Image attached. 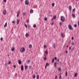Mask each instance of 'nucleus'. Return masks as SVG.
<instances>
[{"mask_svg":"<svg viewBox=\"0 0 79 79\" xmlns=\"http://www.w3.org/2000/svg\"><path fill=\"white\" fill-rule=\"evenodd\" d=\"M60 20L62 22H64L65 21V19L64 16H62L60 17Z\"/></svg>","mask_w":79,"mask_h":79,"instance_id":"nucleus-1","label":"nucleus"},{"mask_svg":"<svg viewBox=\"0 0 79 79\" xmlns=\"http://www.w3.org/2000/svg\"><path fill=\"white\" fill-rule=\"evenodd\" d=\"M20 51L22 53H23V52L25 51V48H22Z\"/></svg>","mask_w":79,"mask_h":79,"instance_id":"nucleus-2","label":"nucleus"},{"mask_svg":"<svg viewBox=\"0 0 79 79\" xmlns=\"http://www.w3.org/2000/svg\"><path fill=\"white\" fill-rule=\"evenodd\" d=\"M25 3L26 5H29V1H28V0H26L25 2Z\"/></svg>","mask_w":79,"mask_h":79,"instance_id":"nucleus-3","label":"nucleus"},{"mask_svg":"<svg viewBox=\"0 0 79 79\" xmlns=\"http://www.w3.org/2000/svg\"><path fill=\"white\" fill-rule=\"evenodd\" d=\"M69 30H73V28L72 27V26L71 25H69Z\"/></svg>","mask_w":79,"mask_h":79,"instance_id":"nucleus-4","label":"nucleus"},{"mask_svg":"<svg viewBox=\"0 0 79 79\" xmlns=\"http://www.w3.org/2000/svg\"><path fill=\"white\" fill-rule=\"evenodd\" d=\"M6 14V10H4L3 11V14L4 15H5Z\"/></svg>","mask_w":79,"mask_h":79,"instance_id":"nucleus-5","label":"nucleus"},{"mask_svg":"<svg viewBox=\"0 0 79 79\" xmlns=\"http://www.w3.org/2000/svg\"><path fill=\"white\" fill-rule=\"evenodd\" d=\"M19 20L17 19V25L19 24Z\"/></svg>","mask_w":79,"mask_h":79,"instance_id":"nucleus-6","label":"nucleus"},{"mask_svg":"<svg viewBox=\"0 0 79 79\" xmlns=\"http://www.w3.org/2000/svg\"><path fill=\"white\" fill-rule=\"evenodd\" d=\"M21 71H23V70H24V68H23V65H22L21 66Z\"/></svg>","mask_w":79,"mask_h":79,"instance_id":"nucleus-7","label":"nucleus"},{"mask_svg":"<svg viewBox=\"0 0 79 79\" xmlns=\"http://www.w3.org/2000/svg\"><path fill=\"white\" fill-rule=\"evenodd\" d=\"M55 46H56L55 44L54 43L52 45V47L54 48H55Z\"/></svg>","mask_w":79,"mask_h":79,"instance_id":"nucleus-8","label":"nucleus"},{"mask_svg":"<svg viewBox=\"0 0 79 79\" xmlns=\"http://www.w3.org/2000/svg\"><path fill=\"white\" fill-rule=\"evenodd\" d=\"M28 47H29V48H32V45L30 44L29 45Z\"/></svg>","mask_w":79,"mask_h":79,"instance_id":"nucleus-9","label":"nucleus"},{"mask_svg":"<svg viewBox=\"0 0 79 79\" xmlns=\"http://www.w3.org/2000/svg\"><path fill=\"white\" fill-rule=\"evenodd\" d=\"M4 27H7V23H6L4 25Z\"/></svg>","mask_w":79,"mask_h":79,"instance_id":"nucleus-10","label":"nucleus"},{"mask_svg":"<svg viewBox=\"0 0 79 79\" xmlns=\"http://www.w3.org/2000/svg\"><path fill=\"white\" fill-rule=\"evenodd\" d=\"M18 63L19 64H21V60H19Z\"/></svg>","mask_w":79,"mask_h":79,"instance_id":"nucleus-11","label":"nucleus"},{"mask_svg":"<svg viewBox=\"0 0 79 79\" xmlns=\"http://www.w3.org/2000/svg\"><path fill=\"white\" fill-rule=\"evenodd\" d=\"M69 10H71V9H72V7L71 6H69Z\"/></svg>","mask_w":79,"mask_h":79,"instance_id":"nucleus-12","label":"nucleus"},{"mask_svg":"<svg viewBox=\"0 0 79 79\" xmlns=\"http://www.w3.org/2000/svg\"><path fill=\"white\" fill-rule=\"evenodd\" d=\"M61 37L63 38L64 37V34L63 33H61Z\"/></svg>","mask_w":79,"mask_h":79,"instance_id":"nucleus-13","label":"nucleus"},{"mask_svg":"<svg viewBox=\"0 0 79 79\" xmlns=\"http://www.w3.org/2000/svg\"><path fill=\"white\" fill-rule=\"evenodd\" d=\"M11 50L12 51H14V50H15V48H14V47H13L11 49Z\"/></svg>","mask_w":79,"mask_h":79,"instance_id":"nucleus-14","label":"nucleus"},{"mask_svg":"<svg viewBox=\"0 0 79 79\" xmlns=\"http://www.w3.org/2000/svg\"><path fill=\"white\" fill-rule=\"evenodd\" d=\"M25 70H27V65L25 66Z\"/></svg>","mask_w":79,"mask_h":79,"instance_id":"nucleus-15","label":"nucleus"},{"mask_svg":"<svg viewBox=\"0 0 79 79\" xmlns=\"http://www.w3.org/2000/svg\"><path fill=\"white\" fill-rule=\"evenodd\" d=\"M72 17H73V18H75V15H74V14H72Z\"/></svg>","mask_w":79,"mask_h":79,"instance_id":"nucleus-16","label":"nucleus"},{"mask_svg":"<svg viewBox=\"0 0 79 79\" xmlns=\"http://www.w3.org/2000/svg\"><path fill=\"white\" fill-rule=\"evenodd\" d=\"M32 77L33 79H35V75H33L32 76Z\"/></svg>","mask_w":79,"mask_h":79,"instance_id":"nucleus-17","label":"nucleus"},{"mask_svg":"<svg viewBox=\"0 0 79 79\" xmlns=\"http://www.w3.org/2000/svg\"><path fill=\"white\" fill-rule=\"evenodd\" d=\"M26 37H28L29 36V34L28 33H26L25 35Z\"/></svg>","mask_w":79,"mask_h":79,"instance_id":"nucleus-18","label":"nucleus"},{"mask_svg":"<svg viewBox=\"0 0 79 79\" xmlns=\"http://www.w3.org/2000/svg\"><path fill=\"white\" fill-rule=\"evenodd\" d=\"M45 54H46V55H47V54H48V51H45Z\"/></svg>","mask_w":79,"mask_h":79,"instance_id":"nucleus-19","label":"nucleus"},{"mask_svg":"<svg viewBox=\"0 0 79 79\" xmlns=\"http://www.w3.org/2000/svg\"><path fill=\"white\" fill-rule=\"evenodd\" d=\"M68 76V72H67V71H66L65 72V76L67 77Z\"/></svg>","mask_w":79,"mask_h":79,"instance_id":"nucleus-20","label":"nucleus"},{"mask_svg":"<svg viewBox=\"0 0 79 79\" xmlns=\"http://www.w3.org/2000/svg\"><path fill=\"white\" fill-rule=\"evenodd\" d=\"M54 61H55V60H54V58H53L52 60V63H54Z\"/></svg>","mask_w":79,"mask_h":79,"instance_id":"nucleus-21","label":"nucleus"},{"mask_svg":"<svg viewBox=\"0 0 79 79\" xmlns=\"http://www.w3.org/2000/svg\"><path fill=\"white\" fill-rule=\"evenodd\" d=\"M61 73H60L59 74V79H60V78H61Z\"/></svg>","mask_w":79,"mask_h":79,"instance_id":"nucleus-22","label":"nucleus"},{"mask_svg":"<svg viewBox=\"0 0 79 79\" xmlns=\"http://www.w3.org/2000/svg\"><path fill=\"white\" fill-rule=\"evenodd\" d=\"M33 13V10H30V13Z\"/></svg>","mask_w":79,"mask_h":79,"instance_id":"nucleus-23","label":"nucleus"},{"mask_svg":"<svg viewBox=\"0 0 79 79\" xmlns=\"http://www.w3.org/2000/svg\"><path fill=\"white\" fill-rule=\"evenodd\" d=\"M76 9L74 8L73 10V13H75V10Z\"/></svg>","mask_w":79,"mask_h":79,"instance_id":"nucleus-24","label":"nucleus"},{"mask_svg":"<svg viewBox=\"0 0 79 79\" xmlns=\"http://www.w3.org/2000/svg\"><path fill=\"white\" fill-rule=\"evenodd\" d=\"M36 79H39V76L38 75H37Z\"/></svg>","mask_w":79,"mask_h":79,"instance_id":"nucleus-25","label":"nucleus"},{"mask_svg":"<svg viewBox=\"0 0 79 79\" xmlns=\"http://www.w3.org/2000/svg\"><path fill=\"white\" fill-rule=\"evenodd\" d=\"M77 73H76L74 74V77H76L77 76Z\"/></svg>","mask_w":79,"mask_h":79,"instance_id":"nucleus-26","label":"nucleus"},{"mask_svg":"<svg viewBox=\"0 0 79 79\" xmlns=\"http://www.w3.org/2000/svg\"><path fill=\"white\" fill-rule=\"evenodd\" d=\"M56 16H54L53 17V18L54 19H56Z\"/></svg>","mask_w":79,"mask_h":79,"instance_id":"nucleus-27","label":"nucleus"},{"mask_svg":"<svg viewBox=\"0 0 79 79\" xmlns=\"http://www.w3.org/2000/svg\"><path fill=\"white\" fill-rule=\"evenodd\" d=\"M55 5V3H52V6H54Z\"/></svg>","mask_w":79,"mask_h":79,"instance_id":"nucleus-28","label":"nucleus"},{"mask_svg":"<svg viewBox=\"0 0 79 79\" xmlns=\"http://www.w3.org/2000/svg\"><path fill=\"white\" fill-rule=\"evenodd\" d=\"M19 15V12H18V13H17V17H18V15Z\"/></svg>","mask_w":79,"mask_h":79,"instance_id":"nucleus-29","label":"nucleus"},{"mask_svg":"<svg viewBox=\"0 0 79 79\" xmlns=\"http://www.w3.org/2000/svg\"><path fill=\"white\" fill-rule=\"evenodd\" d=\"M0 40H1V41H3V38L2 37H1V39H0Z\"/></svg>","mask_w":79,"mask_h":79,"instance_id":"nucleus-30","label":"nucleus"},{"mask_svg":"<svg viewBox=\"0 0 79 79\" xmlns=\"http://www.w3.org/2000/svg\"><path fill=\"white\" fill-rule=\"evenodd\" d=\"M58 70L59 71H61V68H58Z\"/></svg>","mask_w":79,"mask_h":79,"instance_id":"nucleus-31","label":"nucleus"},{"mask_svg":"<svg viewBox=\"0 0 79 79\" xmlns=\"http://www.w3.org/2000/svg\"><path fill=\"white\" fill-rule=\"evenodd\" d=\"M44 21H47V18H45L44 19Z\"/></svg>","mask_w":79,"mask_h":79,"instance_id":"nucleus-32","label":"nucleus"},{"mask_svg":"<svg viewBox=\"0 0 79 79\" xmlns=\"http://www.w3.org/2000/svg\"><path fill=\"white\" fill-rule=\"evenodd\" d=\"M45 65L46 66H49V64H48V63H46Z\"/></svg>","mask_w":79,"mask_h":79,"instance_id":"nucleus-33","label":"nucleus"},{"mask_svg":"<svg viewBox=\"0 0 79 79\" xmlns=\"http://www.w3.org/2000/svg\"><path fill=\"white\" fill-rule=\"evenodd\" d=\"M56 64V62L54 63V66H55Z\"/></svg>","mask_w":79,"mask_h":79,"instance_id":"nucleus-34","label":"nucleus"},{"mask_svg":"<svg viewBox=\"0 0 79 79\" xmlns=\"http://www.w3.org/2000/svg\"><path fill=\"white\" fill-rule=\"evenodd\" d=\"M74 48H72L71 49V51H73V50H74Z\"/></svg>","mask_w":79,"mask_h":79,"instance_id":"nucleus-35","label":"nucleus"},{"mask_svg":"<svg viewBox=\"0 0 79 79\" xmlns=\"http://www.w3.org/2000/svg\"><path fill=\"white\" fill-rule=\"evenodd\" d=\"M33 27H34V28L35 27H36V25H35V24L33 26Z\"/></svg>","mask_w":79,"mask_h":79,"instance_id":"nucleus-36","label":"nucleus"},{"mask_svg":"<svg viewBox=\"0 0 79 79\" xmlns=\"http://www.w3.org/2000/svg\"><path fill=\"white\" fill-rule=\"evenodd\" d=\"M74 27H77V25L76 24H74Z\"/></svg>","mask_w":79,"mask_h":79,"instance_id":"nucleus-37","label":"nucleus"},{"mask_svg":"<svg viewBox=\"0 0 79 79\" xmlns=\"http://www.w3.org/2000/svg\"><path fill=\"white\" fill-rule=\"evenodd\" d=\"M72 45H74V42H72Z\"/></svg>","mask_w":79,"mask_h":79,"instance_id":"nucleus-38","label":"nucleus"},{"mask_svg":"<svg viewBox=\"0 0 79 79\" xmlns=\"http://www.w3.org/2000/svg\"><path fill=\"white\" fill-rule=\"evenodd\" d=\"M61 24H62L61 22H60L59 23V24L60 26H61Z\"/></svg>","mask_w":79,"mask_h":79,"instance_id":"nucleus-39","label":"nucleus"},{"mask_svg":"<svg viewBox=\"0 0 79 79\" xmlns=\"http://www.w3.org/2000/svg\"><path fill=\"white\" fill-rule=\"evenodd\" d=\"M23 15L24 16H25V15H26V13H23Z\"/></svg>","mask_w":79,"mask_h":79,"instance_id":"nucleus-40","label":"nucleus"},{"mask_svg":"<svg viewBox=\"0 0 79 79\" xmlns=\"http://www.w3.org/2000/svg\"><path fill=\"white\" fill-rule=\"evenodd\" d=\"M26 22L27 23H29V20L27 19L26 20Z\"/></svg>","mask_w":79,"mask_h":79,"instance_id":"nucleus-41","label":"nucleus"},{"mask_svg":"<svg viewBox=\"0 0 79 79\" xmlns=\"http://www.w3.org/2000/svg\"><path fill=\"white\" fill-rule=\"evenodd\" d=\"M57 59V58H56V57H54V60H56V59Z\"/></svg>","mask_w":79,"mask_h":79,"instance_id":"nucleus-42","label":"nucleus"},{"mask_svg":"<svg viewBox=\"0 0 79 79\" xmlns=\"http://www.w3.org/2000/svg\"><path fill=\"white\" fill-rule=\"evenodd\" d=\"M44 48H46V45H45L44 46Z\"/></svg>","mask_w":79,"mask_h":79,"instance_id":"nucleus-43","label":"nucleus"},{"mask_svg":"<svg viewBox=\"0 0 79 79\" xmlns=\"http://www.w3.org/2000/svg\"><path fill=\"white\" fill-rule=\"evenodd\" d=\"M53 24H54V22H52V23H51V25L52 26H53Z\"/></svg>","mask_w":79,"mask_h":79,"instance_id":"nucleus-44","label":"nucleus"},{"mask_svg":"<svg viewBox=\"0 0 79 79\" xmlns=\"http://www.w3.org/2000/svg\"><path fill=\"white\" fill-rule=\"evenodd\" d=\"M57 76H56L55 77V79H57Z\"/></svg>","mask_w":79,"mask_h":79,"instance_id":"nucleus-45","label":"nucleus"},{"mask_svg":"<svg viewBox=\"0 0 79 79\" xmlns=\"http://www.w3.org/2000/svg\"><path fill=\"white\" fill-rule=\"evenodd\" d=\"M30 61H31V60H28L27 61V63H30Z\"/></svg>","mask_w":79,"mask_h":79,"instance_id":"nucleus-46","label":"nucleus"},{"mask_svg":"<svg viewBox=\"0 0 79 79\" xmlns=\"http://www.w3.org/2000/svg\"><path fill=\"white\" fill-rule=\"evenodd\" d=\"M44 60H47V58L46 57L44 58Z\"/></svg>","mask_w":79,"mask_h":79,"instance_id":"nucleus-47","label":"nucleus"},{"mask_svg":"<svg viewBox=\"0 0 79 79\" xmlns=\"http://www.w3.org/2000/svg\"><path fill=\"white\" fill-rule=\"evenodd\" d=\"M24 26H25L26 28H27V25H26V24H25Z\"/></svg>","mask_w":79,"mask_h":79,"instance_id":"nucleus-48","label":"nucleus"},{"mask_svg":"<svg viewBox=\"0 0 79 79\" xmlns=\"http://www.w3.org/2000/svg\"><path fill=\"white\" fill-rule=\"evenodd\" d=\"M3 2H6V0H3Z\"/></svg>","mask_w":79,"mask_h":79,"instance_id":"nucleus-49","label":"nucleus"},{"mask_svg":"<svg viewBox=\"0 0 79 79\" xmlns=\"http://www.w3.org/2000/svg\"><path fill=\"white\" fill-rule=\"evenodd\" d=\"M11 64V62L10 61H9L8 62V64Z\"/></svg>","mask_w":79,"mask_h":79,"instance_id":"nucleus-50","label":"nucleus"},{"mask_svg":"<svg viewBox=\"0 0 79 79\" xmlns=\"http://www.w3.org/2000/svg\"><path fill=\"white\" fill-rule=\"evenodd\" d=\"M29 69H31V66H29Z\"/></svg>","mask_w":79,"mask_h":79,"instance_id":"nucleus-51","label":"nucleus"},{"mask_svg":"<svg viewBox=\"0 0 79 79\" xmlns=\"http://www.w3.org/2000/svg\"><path fill=\"white\" fill-rule=\"evenodd\" d=\"M72 40H73L74 39V37H72L71 38Z\"/></svg>","mask_w":79,"mask_h":79,"instance_id":"nucleus-52","label":"nucleus"},{"mask_svg":"<svg viewBox=\"0 0 79 79\" xmlns=\"http://www.w3.org/2000/svg\"><path fill=\"white\" fill-rule=\"evenodd\" d=\"M13 67H14V68H16V65H14V66H13Z\"/></svg>","mask_w":79,"mask_h":79,"instance_id":"nucleus-53","label":"nucleus"},{"mask_svg":"<svg viewBox=\"0 0 79 79\" xmlns=\"http://www.w3.org/2000/svg\"><path fill=\"white\" fill-rule=\"evenodd\" d=\"M28 27L29 28H30V27H31V26H30V25H29Z\"/></svg>","mask_w":79,"mask_h":79,"instance_id":"nucleus-54","label":"nucleus"},{"mask_svg":"<svg viewBox=\"0 0 79 79\" xmlns=\"http://www.w3.org/2000/svg\"><path fill=\"white\" fill-rule=\"evenodd\" d=\"M15 76L16 77V76H17V73H16L15 74Z\"/></svg>","mask_w":79,"mask_h":79,"instance_id":"nucleus-55","label":"nucleus"},{"mask_svg":"<svg viewBox=\"0 0 79 79\" xmlns=\"http://www.w3.org/2000/svg\"><path fill=\"white\" fill-rule=\"evenodd\" d=\"M44 56H45V57H46V55H45V54H44Z\"/></svg>","mask_w":79,"mask_h":79,"instance_id":"nucleus-56","label":"nucleus"},{"mask_svg":"<svg viewBox=\"0 0 79 79\" xmlns=\"http://www.w3.org/2000/svg\"><path fill=\"white\" fill-rule=\"evenodd\" d=\"M12 23H15V21H13L12 22Z\"/></svg>","mask_w":79,"mask_h":79,"instance_id":"nucleus-57","label":"nucleus"},{"mask_svg":"<svg viewBox=\"0 0 79 79\" xmlns=\"http://www.w3.org/2000/svg\"><path fill=\"white\" fill-rule=\"evenodd\" d=\"M65 53H68V51H65Z\"/></svg>","mask_w":79,"mask_h":79,"instance_id":"nucleus-58","label":"nucleus"},{"mask_svg":"<svg viewBox=\"0 0 79 79\" xmlns=\"http://www.w3.org/2000/svg\"><path fill=\"white\" fill-rule=\"evenodd\" d=\"M69 50H71V47H69Z\"/></svg>","mask_w":79,"mask_h":79,"instance_id":"nucleus-59","label":"nucleus"},{"mask_svg":"<svg viewBox=\"0 0 79 79\" xmlns=\"http://www.w3.org/2000/svg\"><path fill=\"white\" fill-rule=\"evenodd\" d=\"M46 68H47V65H45V69H46Z\"/></svg>","mask_w":79,"mask_h":79,"instance_id":"nucleus-60","label":"nucleus"},{"mask_svg":"<svg viewBox=\"0 0 79 79\" xmlns=\"http://www.w3.org/2000/svg\"><path fill=\"white\" fill-rule=\"evenodd\" d=\"M50 16H51V17H52V15H50Z\"/></svg>","mask_w":79,"mask_h":79,"instance_id":"nucleus-61","label":"nucleus"},{"mask_svg":"<svg viewBox=\"0 0 79 79\" xmlns=\"http://www.w3.org/2000/svg\"><path fill=\"white\" fill-rule=\"evenodd\" d=\"M78 25L79 26V21H78Z\"/></svg>","mask_w":79,"mask_h":79,"instance_id":"nucleus-62","label":"nucleus"},{"mask_svg":"<svg viewBox=\"0 0 79 79\" xmlns=\"http://www.w3.org/2000/svg\"><path fill=\"white\" fill-rule=\"evenodd\" d=\"M59 59H58V60H57V61H59Z\"/></svg>","mask_w":79,"mask_h":79,"instance_id":"nucleus-63","label":"nucleus"},{"mask_svg":"<svg viewBox=\"0 0 79 79\" xmlns=\"http://www.w3.org/2000/svg\"><path fill=\"white\" fill-rule=\"evenodd\" d=\"M55 68H56V65L55 66H54Z\"/></svg>","mask_w":79,"mask_h":79,"instance_id":"nucleus-64","label":"nucleus"}]
</instances>
